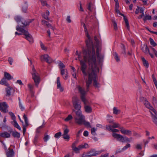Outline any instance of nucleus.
<instances>
[{
    "mask_svg": "<svg viewBox=\"0 0 157 157\" xmlns=\"http://www.w3.org/2000/svg\"><path fill=\"white\" fill-rule=\"evenodd\" d=\"M84 57L85 61H88L89 67L86 71V75H83L84 76H88V80L86 81V90H89L90 85L91 84L92 80H93L94 86L97 88L100 86L99 83L97 81L98 79L97 73L99 72L98 67L97 66L95 53L94 51L91 53H88L85 50L83 52Z\"/></svg>",
    "mask_w": 157,
    "mask_h": 157,
    "instance_id": "f257e3e1",
    "label": "nucleus"
},
{
    "mask_svg": "<svg viewBox=\"0 0 157 157\" xmlns=\"http://www.w3.org/2000/svg\"><path fill=\"white\" fill-rule=\"evenodd\" d=\"M85 50L87 53H90H90L92 52V49L91 48L90 49V50H88L87 49V47L86 46V49H84L82 50V54L84 61L81 59V56L80 54L78 55V58L80 62L81 70V71L83 75H87L86 73V71L87 70V66L86 63V62H87L88 63V62L87 60L85 61L84 59L83 52Z\"/></svg>",
    "mask_w": 157,
    "mask_h": 157,
    "instance_id": "f03ea898",
    "label": "nucleus"
},
{
    "mask_svg": "<svg viewBox=\"0 0 157 157\" xmlns=\"http://www.w3.org/2000/svg\"><path fill=\"white\" fill-rule=\"evenodd\" d=\"M81 24L84 27L86 36L88 38V39L86 40V43L87 49L88 50H90V49L91 48L92 49V52H92L93 51H94V52L95 53L94 46V45L93 42L91 39L90 36L88 34L86 25H85V24L83 22H81ZM89 54H90V53Z\"/></svg>",
    "mask_w": 157,
    "mask_h": 157,
    "instance_id": "7ed1b4c3",
    "label": "nucleus"
},
{
    "mask_svg": "<svg viewBox=\"0 0 157 157\" xmlns=\"http://www.w3.org/2000/svg\"><path fill=\"white\" fill-rule=\"evenodd\" d=\"M16 30L20 32H21L25 36V38L30 43L33 42V39L31 35L29 34L28 31L20 27L18 25L16 27Z\"/></svg>",
    "mask_w": 157,
    "mask_h": 157,
    "instance_id": "20e7f679",
    "label": "nucleus"
},
{
    "mask_svg": "<svg viewBox=\"0 0 157 157\" xmlns=\"http://www.w3.org/2000/svg\"><path fill=\"white\" fill-rule=\"evenodd\" d=\"M32 75V78L34 81L35 85L37 87L40 81V78L39 74L36 72L33 65Z\"/></svg>",
    "mask_w": 157,
    "mask_h": 157,
    "instance_id": "39448f33",
    "label": "nucleus"
},
{
    "mask_svg": "<svg viewBox=\"0 0 157 157\" xmlns=\"http://www.w3.org/2000/svg\"><path fill=\"white\" fill-rule=\"evenodd\" d=\"M73 111L75 112V119L76 123L78 124H81L83 121V119L85 118L84 116L82 115L80 109L77 111L73 110Z\"/></svg>",
    "mask_w": 157,
    "mask_h": 157,
    "instance_id": "423d86ee",
    "label": "nucleus"
},
{
    "mask_svg": "<svg viewBox=\"0 0 157 157\" xmlns=\"http://www.w3.org/2000/svg\"><path fill=\"white\" fill-rule=\"evenodd\" d=\"M101 153L99 151H96L95 150L92 149L88 152L86 154H83L82 157H91L93 156H95Z\"/></svg>",
    "mask_w": 157,
    "mask_h": 157,
    "instance_id": "0eeeda50",
    "label": "nucleus"
},
{
    "mask_svg": "<svg viewBox=\"0 0 157 157\" xmlns=\"http://www.w3.org/2000/svg\"><path fill=\"white\" fill-rule=\"evenodd\" d=\"M73 106L75 110L80 109L81 105L80 100L77 97H74L72 98Z\"/></svg>",
    "mask_w": 157,
    "mask_h": 157,
    "instance_id": "6e6552de",
    "label": "nucleus"
},
{
    "mask_svg": "<svg viewBox=\"0 0 157 157\" xmlns=\"http://www.w3.org/2000/svg\"><path fill=\"white\" fill-rule=\"evenodd\" d=\"M101 51V48L98 47H97L96 55L97 59L99 63H101L103 61L104 56L103 55L100 54V53Z\"/></svg>",
    "mask_w": 157,
    "mask_h": 157,
    "instance_id": "1a4fd4ad",
    "label": "nucleus"
},
{
    "mask_svg": "<svg viewBox=\"0 0 157 157\" xmlns=\"http://www.w3.org/2000/svg\"><path fill=\"white\" fill-rule=\"evenodd\" d=\"M40 59L41 61L45 60L48 63H51L53 61L52 59L48 54H45L41 56Z\"/></svg>",
    "mask_w": 157,
    "mask_h": 157,
    "instance_id": "9d476101",
    "label": "nucleus"
},
{
    "mask_svg": "<svg viewBox=\"0 0 157 157\" xmlns=\"http://www.w3.org/2000/svg\"><path fill=\"white\" fill-rule=\"evenodd\" d=\"M144 105L148 109L150 110L155 114H156V111L153 107L151 105L150 103L147 100H145L144 101Z\"/></svg>",
    "mask_w": 157,
    "mask_h": 157,
    "instance_id": "9b49d317",
    "label": "nucleus"
},
{
    "mask_svg": "<svg viewBox=\"0 0 157 157\" xmlns=\"http://www.w3.org/2000/svg\"><path fill=\"white\" fill-rule=\"evenodd\" d=\"M116 12L117 14H119V15H120L121 16H122L124 17V21L125 22V23L126 26V27L127 28V29H128V30H129L130 29V27H129V23H128V21L127 19L125 17V16H124V15L123 14L120 13V12L119 10V8H116Z\"/></svg>",
    "mask_w": 157,
    "mask_h": 157,
    "instance_id": "f8f14e48",
    "label": "nucleus"
},
{
    "mask_svg": "<svg viewBox=\"0 0 157 157\" xmlns=\"http://www.w3.org/2000/svg\"><path fill=\"white\" fill-rule=\"evenodd\" d=\"M120 131L122 134L130 136L132 134V130H131L126 129L123 127H120Z\"/></svg>",
    "mask_w": 157,
    "mask_h": 157,
    "instance_id": "ddd939ff",
    "label": "nucleus"
},
{
    "mask_svg": "<svg viewBox=\"0 0 157 157\" xmlns=\"http://www.w3.org/2000/svg\"><path fill=\"white\" fill-rule=\"evenodd\" d=\"M60 71V74L63 78L65 80L67 79L68 78V73L67 69L66 68Z\"/></svg>",
    "mask_w": 157,
    "mask_h": 157,
    "instance_id": "4468645a",
    "label": "nucleus"
},
{
    "mask_svg": "<svg viewBox=\"0 0 157 157\" xmlns=\"http://www.w3.org/2000/svg\"><path fill=\"white\" fill-rule=\"evenodd\" d=\"M112 136L114 138H116L118 141L122 142H124V137H123L122 136L116 133H113Z\"/></svg>",
    "mask_w": 157,
    "mask_h": 157,
    "instance_id": "2eb2a0df",
    "label": "nucleus"
},
{
    "mask_svg": "<svg viewBox=\"0 0 157 157\" xmlns=\"http://www.w3.org/2000/svg\"><path fill=\"white\" fill-rule=\"evenodd\" d=\"M141 49L145 54H147L149 53L152 58H153L154 57V55L150 52V51L146 45L144 44L141 48Z\"/></svg>",
    "mask_w": 157,
    "mask_h": 157,
    "instance_id": "dca6fc26",
    "label": "nucleus"
},
{
    "mask_svg": "<svg viewBox=\"0 0 157 157\" xmlns=\"http://www.w3.org/2000/svg\"><path fill=\"white\" fill-rule=\"evenodd\" d=\"M8 88L6 89V96L10 97L11 95H13L15 92V90L13 89L10 86H8Z\"/></svg>",
    "mask_w": 157,
    "mask_h": 157,
    "instance_id": "f3484780",
    "label": "nucleus"
},
{
    "mask_svg": "<svg viewBox=\"0 0 157 157\" xmlns=\"http://www.w3.org/2000/svg\"><path fill=\"white\" fill-rule=\"evenodd\" d=\"M23 118L25 122V125H23V131L24 134V133H25L26 132V127L28 126L29 124L28 123V120L27 117L25 115V114H24Z\"/></svg>",
    "mask_w": 157,
    "mask_h": 157,
    "instance_id": "a211bd4d",
    "label": "nucleus"
},
{
    "mask_svg": "<svg viewBox=\"0 0 157 157\" xmlns=\"http://www.w3.org/2000/svg\"><path fill=\"white\" fill-rule=\"evenodd\" d=\"M76 88L78 90L79 92L81 94V97L82 96L85 97V95L86 94V93L87 92V90L86 91H85L84 90V89L82 88L81 86H78L76 87Z\"/></svg>",
    "mask_w": 157,
    "mask_h": 157,
    "instance_id": "6ab92c4d",
    "label": "nucleus"
},
{
    "mask_svg": "<svg viewBox=\"0 0 157 157\" xmlns=\"http://www.w3.org/2000/svg\"><path fill=\"white\" fill-rule=\"evenodd\" d=\"M6 152L7 157H13L14 155V152L13 150L10 148H9L8 150H7Z\"/></svg>",
    "mask_w": 157,
    "mask_h": 157,
    "instance_id": "aec40b11",
    "label": "nucleus"
},
{
    "mask_svg": "<svg viewBox=\"0 0 157 157\" xmlns=\"http://www.w3.org/2000/svg\"><path fill=\"white\" fill-rule=\"evenodd\" d=\"M78 143V140H77L73 142L71 146L72 150L76 153H78V147H77L76 146Z\"/></svg>",
    "mask_w": 157,
    "mask_h": 157,
    "instance_id": "412c9836",
    "label": "nucleus"
},
{
    "mask_svg": "<svg viewBox=\"0 0 157 157\" xmlns=\"http://www.w3.org/2000/svg\"><path fill=\"white\" fill-rule=\"evenodd\" d=\"M7 107L5 102H0V109L4 112H6Z\"/></svg>",
    "mask_w": 157,
    "mask_h": 157,
    "instance_id": "4be33fe9",
    "label": "nucleus"
},
{
    "mask_svg": "<svg viewBox=\"0 0 157 157\" xmlns=\"http://www.w3.org/2000/svg\"><path fill=\"white\" fill-rule=\"evenodd\" d=\"M88 145L86 143L82 144L78 146V153H79V151L84 148H88Z\"/></svg>",
    "mask_w": 157,
    "mask_h": 157,
    "instance_id": "5701e85b",
    "label": "nucleus"
},
{
    "mask_svg": "<svg viewBox=\"0 0 157 157\" xmlns=\"http://www.w3.org/2000/svg\"><path fill=\"white\" fill-rule=\"evenodd\" d=\"M11 132H10V133L7 132H4L3 133L0 132V138L2 137L4 138H9L10 136V133Z\"/></svg>",
    "mask_w": 157,
    "mask_h": 157,
    "instance_id": "b1692460",
    "label": "nucleus"
},
{
    "mask_svg": "<svg viewBox=\"0 0 157 157\" xmlns=\"http://www.w3.org/2000/svg\"><path fill=\"white\" fill-rule=\"evenodd\" d=\"M42 24L44 25H46L49 28L51 29L53 31H54L55 28L54 27L50 24L48 22L45 20H42Z\"/></svg>",
    "mask_w": 157,
    "mask_h": 157,
    "instance_id": "393cba45",
    "label": "nucleus"
},
{
    "mask_svg": "<svg viewBox=\"0 0 157 157\" xmlns=\"http://www.w3.org/2000/svg\"><path fill=\"white\" fill-rule=\"evenodd\" d=\"M151 113L152 115L153 121L157 125V112H156V114H154L153 112H151Z\"/></svg>",
    "mask_w": 157,
    "mask_h": 157,
    "instance_id": "a878e982",
    "label": "nucleus"
},
{
    "mask_svg": "<svg viewBox=\"0 0 157 157\" xmlns=\"http://www.w3.org/2000/svg\"><path fill=\"white\" fill-rule=\"evenodd\" d=\"M106 128L109 131H112L113 133L119 132V130L118 129L112 128L111 125L106 126Z\"/></svg>",
    "mask_w": 157,
    "mask_h": 157,
    "instance_id": "bb28decb",
    "label": "nucleus"
},
{
    "mask_svg": "<svg viewBox=\"0 0 157 157\" xmlns=\"http://www.w3.org/2000/svg\"><path fill=\"white\" fill-rule=\"evenodd\" d=\"M49 15V12L48 10H46L45 13L42 15V17L44 19L48 20L50 22H52L51 20H50L48 18V16Z\"/></svg>",
    "mask_w": 157,
    "mask_h": 157,
    "instance_id": "cd10ccee",
    "label": "nucleus"
},
{
    "mask_svg": "<svg viewBox=\"0 0 157 157\" xmlns=\"http://www.w3.org/2000/svg\"><path fill=\"white\" fill-rule=\"evenodd\" d=\"M0 84L4 85L7 86H9L10 85L8 83L6 79L5 78H2L0 81Z\"/></svg>",
    "mask_w": 157,
    "mask_h": 157,
    "instance_id": "c85d7f7f",
    "label": "nucleus"
},
{
    "mask_svg": "<svg viewBox=\"0 0 157 157\" xmlns=\"http://www.w3.org/2000/svg\"><path fill=\"white\" fill-rule=\"evenodd\" d=\"M142 61L144 66L146 68H148L149 64L147 61L144 57L141 58Z\"/></svg>",
    "mask_w": 157,
    "mask_h": 157,
    "instance_id": "c756f323",
    "label": "nucleus"
},
{
    "mask_svg": "<svg viewBox=\"0 0 157 157\" xmlns=\"http://www.w3.org/2000/svg\"><path fill=\"white\" fill-rule=\"evenodd\" d=\"M81 99L82 101L84 103L85 105H88L90 104V102L85 98V96L81 97Z\"/></svg>",
    "mask_w": 157,
    "mask_h": 157,
    "instance_id": "7c9ffc66",
    "label": "nucleus"
},
{
    "mask_svg": "<svg viewBox=\"0 0 157 157\" xmlns=\"http://www.w3.org/2000/svg\"><path fill=\"white\" fill-rule=\"evenodd\" d=\"M84 108L85 111L87 113H90L92 111V109L91 107L89 105H85Z\"/></svg>",
    "mask_w": 157,
    "mask_h": 157,
    "instance_id": "2f4dec72",
    "label": "nucleus"
},
{
    "mask_svg": "<svg viewBox=\"0 0 157 157\" xmlns=\"http://www.w3.org/2000/svg\"><path fill=\"white\" fill-rule=\"evenodd\" d=\"M28 5L27 3H25L22 7V12L24 13H26L27 11L28 7Z\"/></svg>",
    "mask_w": 157,
    "mask_h": 157,
    "instance_id": "473e14b6",
    "label": "nucleus"
},
{
    "mask_svg": "<svg viewBox=\"0 0 157 157\" xmlns=\"http://www.w3.org/2000/svg\"><path fill=\"white\" fill-rule=\"evenodd\" d=\"M4 76L5 77V78L8 80H10L13 78L9 73L6 72H4Z\"/></svg>",
    "mask_w": 157,
    "mask_h": 157,
    "instance_id": "72a5a7b5",
    "label": "nucleus"
},
{
    "mask_svg": "<svg viewBox=\"0 0 157 157\" xmlns=\"http://www.w3.org/2000/svg\"><path fill=\"white\" fill-rule=\"evenodd\" d=\"M84 124L85 126L87 127L88 128H91V125H90V124L89 122L88 121H86L85 120V118L83 119V121L80 124H79V125H81L82 124Z\"/></svg>",
    "mask_w": 157,
    "mask_h": 157,
    "instance_id": "f704fd0d",
    "label": "nucleus"
},
{
    "mask_svg": "<svg viewBox=\"0 0 157 157\" xmlns=\"http://www.w3.org/2000/svg\"><path fill=\"white\" fill-rule=\"evenodd\" d=\"M12 135L14 138H19L20 136V134L16 131H13L12 132Z\"/></svg>",
    "mask_w": 157,
    "mask_h": 157,
    "instance_id": "c9c22d12",
    "label": "nucleus"
},
{
    "mask_svg": "<svg viewBox=\"0 0 157 157\" xmlns=\"http://www.w3.org/2000/svg\"><path fill=\"white\" fill-rule=\"evenodd\" d=\"M31 21H22V24L23 25L21 26L20 27H21L22 28L24 27H25L27 25H29V23H31Z\"/></svg>",
    "mask_w": 157,
    "mask_h": 157,
    "instance_id": "e433bc0d",
    "label": "nucleus"
},
{
    "mask_svg": "<svg viewBox=\"0 0 157 157\" xmlns=\"http://www.w3.org/2000/svg\"><path fill=\"white\" fill-rule=\"evenodd\" d=\"M113 56L116 61L119 62L120 61L119 56L116 52H113Z\"/></svg>",
    "mask_w": 157,
    "mask_h": 157,
    "instance_id": "4c0bfd02",
    "label": "nucleus"
},
{
    "mask_svg": "<svg viewBox=\"0 0 157 157\" xmlns=\"http://www.w3.org/2000/svg\"><path fill=\"white\" fill-rule=\"evenodd\" d=\"M141 10L143 11H144V8L142 7H140L138 6H137V8L136 9L135 13L136 14H138L139 13H140L141 12Z\"/></svg>",
    "mask_w": 157,
    "mask_h": 157,
    "instance_id": "58836bf2",
    "label": "nucleus"
},
{
    "mask_svg": "<svg viewBox=\"0 0 157 157\" xmlns=\"http://www.w3.org/2000/svg\"><path fill=\"white\" fill-rule=\"evenodd\" d=\"M39 138V135L36 134L34 137V139L33 141V142L34 144L36 145L37 143L38 142V140Z\"/></svg>",
    "mask_w": 157,
    "mask_h": 157,
    "instance_id": "ea45409f",
    "label": "nucleus"
},
{
    "mask_svg": "<svg viewBox=\"0 0 157 157\" xmlns=\"http://www.w3.org/2000/svg\"><path fill=\"white\" fill-rule=\"evenodd\" d=\"M66 69L65 65L61 61H59V70Z\"/></svg>",
    "mask_w": 157,
    "mask_h": 157,
    "instance_id": "a19ab883",
    "label": "nucleus"
},
{
    "mask_svg": "<svg viewBox=\"0 0 157 157\" xmlns=\"http://www.w3.org/2000/svg\"><path fill=\"white\" fill-rule=\"evenodd\" d=\"M149 40L150 44L153 47H155L157 45V44L154 41V40L152 38H150L149 39Z\"/></svg>",
    "mask_w": 157,
    "mask_h": 157,
    "instance_id": "79ce46f5",
    "label": "nucleus"
},
{
    "mask_svg": "<svg viewBox=\"0 0 157 157\" xmlns=\"http://www.w3.org/2000/svg\"><path fill=\"white\" fill-rule=\"evenodd\" d=\"M13 125L15 127L17 128L19 130H21L20 127L19 126L16 120L13 121Z\"/></svg>",
    "mask_w": 157,
    "mask_h": 157,
    "instance_id": "37998d69",
    "label": "nucleus"
},
{
    "mask_svg": "<svg viewBox=\"0 0 157 157\" xmlns=\"http://www.w3.org/2000/svg\"><path fill=\"white\" fill-rule=\"evenodd\" d=\"M63 138L67 141H68L70 139V136L67 134H63L62 135Z\"/></svg>",
    "mask_w": 157,
    "mask_h": 157,
    "instance_id": "c03bdc74",
    "label": "nucleus"
},
{
    "mask_svg": "<svg viewBox=\"0 0 157 157\" xmlns=\"http://www.w3.org/2000/svg\"><path fill=\"white\" fill-rule=\"evenodd\" d=\"M120 113V111L118 110L116 107L113 108V113L115 114H117Z\"/></svg>",
    "mask_w": 157,
    "mask_h": 157,
    "instance_id": "a18cd8bd",
    "label": "nucleus"
},
{
    "mask_svg": "<svg viewBox=\"0 0 157 157\" xmlns=\"http://www.w3.org/2000/svg\"><path fill=\"white\" fill-rule=\"evenodd\" d=\"M151 19V16L146 15L143 18V20L145 21L147 20H150Z\"/></svg>",
    "mask_w": 157,
    "mask_h": 157,
    "instance_id": "49530a36",
    "label": "nucleus"
},
{
    "mask_svg": "<svg viewBox=\"0 0 157 157\" xmlns=\"http://www.w3.org/2000/svg\"><path fill=\"white\" fill-rule=\"evenodd\" d=\"M9 114L11 116V118L13 121L15 120L16 117L14 113L11 112L9 113Z\"/></svg>",
    "mask_w": 157,
    "mask_h": 157,
    "instance_id": "de8ad7c7",
    "label": "nucleus"
},
{
    "mask_svg": "<svg viewBox=\"0 0 157 157\" xmlns=\"http://www.w3.org/2000/svg\"><path fill=\"white\" fill-rule=\"evenodd\" d=\"M21 17L19 16H17L14 17L15 20L17 22H20L21 21Z\"/></svg>",
    "mask_w": 157,
    "mask_h": 157,
    "instance_id": "09e8293b",
    "label": "nucleus"
},
{
    "mask_svg": "<svg viewBox=\"0 0 157 157\" xmlns=\"http://www.w3.org/2000/svg\"><path fill=\"white\" fill-rule=\"evenodd\" d=\"M152 78L153 79V80L154 82V83L155 86H157V81L156 80V78H155L154 74L152 75Z\"/></svg>",
    "mask_w": 157,
    "mask_h": 157,
    "instance_id": "8fccbe9b",
    "label": "nucleus"
},
{
    "mask_svg": "<svg viewBox=\"0 0 157 157\" xmlns=\"http://www.w3.org/2000/svg\"><path fill=\"white\" fill-rule=\"evenodd\" d=\"M112 126V128H120V125L118 124V123H113V124L112 126Z\"/></svg>",
    "mask_w": 157,
    "mask_h": 157,
    "instance_id": "3c124183",
    "label": "nucleus"
},
{
    "mask_svg": "<svg viewBox=\"0 0 157 157\" xmlns=\"http://www.w3.org/2000/svg\"><path fill=\"white\" fill-rule=\"evenodd\" d=\"M142 144H138L136 145V147L138 150H141L142 148Z\"/></svg>",
    "mask_w": 157,
    "mask_h": 157,
    "instance_id": "603ef678",
    "label": "nucleus"
},
{
    "mask_svg": "<svg viewBox=\"0 0 157 157\" xmlns=\"http://www.w3.org/2000/svg\"><path fill=\"white\" fill-rule=\"evenodd\" d=\"M97 130V128H91V133L93 135H96L95 131Z\"/></svg>",
    "mask_w": 157,
    "mask_h": 157,
    "instance_id": "864d4df0",
    "label": "nucleus"
},
{
    "mask_svg": "<svg viewBox=\"0 0 157 157\" xmlns=\"http://www.w3.org/2000/svg\"><path fill=\"white\" fill-rule=\"evenodd\" d=\"M40 44L41 48L42 49L44 50H47V48L45 47L44 44L41 42H40Z\"/></svg>",
    "mask_w": 157,
    "mask_h": 157,
    "instance_id": "5fc2aeb1",
    "label": "nucleus"
},
{
    "mask_svg": "<svg viewBox=\"0 0 157 157\" xmlns=\"http://www.w3.org/2000/svg\"><path fill=\"white\" fill-rule=\"evenodd\" d=\"M72 119V117L71 115H69L68 117L65 119V121H68Z\"/></svg>",
    "mask_w": 157,
    "mask_h": 157,
    "instance_id": "6e6d98bb",
    "label": "nucleus"
},
{
    "mask_svg": "<svg viewBox=\"0 0 157 157\" xmlns=\"http://www.w3.org/2000/svg\"><path fill=\"white\" fill-rule=\"evenodd\" d=\"M113 26L114 28V29L115 30H117V23L116 22L114 21H113Z\"/></svg>",
    "mask_w": 157,
    "mask_h": 157,
    "instance_id": "4d7b16f0",
    "label": "nucleus"
},
{
    "mask_svg": "<svg viewBox=\"0 0 157 157\" xmlns=\"http://www.w3.org/2000/svg\"><path fill=\"white\" fill-rule=\"evenodd\" d=\"M122 51L121 52L122 54H123L124 55H126V52L125 50V47L124 45H122Z\"/></svg>",
    "mask_w": 157,
    "mask_h": 157,
    "instance_id": "13d9d810",
    "label": "nucleus"
},
{
    "mask_svg": "<svg viewBox=\"0 0 157 157\" xmlns=\"http://www.w3.org/2000/svg\"><path fill=\"white\" fill-rule=\"evenodd\" d=\"M141 12H140V13H141L142 14H141L138 17V18L139 19L142 18L144 16V15H145L144 13V11H143L142 10H141Z\"/></svg>",
    "mask_w": 157,
    "mask_h": 157,
    "instance_id": "bf43d9fd",
    "label": "nucleus"
},
{
    "mask_svg": "<svg viewBox=\"0 0 157 157\" xmlns=\"http://www.w3.org/2000/svg\"><path fill=\"white\" fill-rule=\"evenodd\" d=\"M130 147V144H128L125 146L122 149V151H124L127 149L128 148Z\"/></svg>",
    "mask_w": 157,
    "mask_h": 157,
    "instance_id": "052dcab7",
    "label": "nucleus"
},
{
    "mask_svg": "<svg viewBox=\"0 0 157 157\" xmlns=\"http://www.w3.org/2000/svg\"><path fill=\"white\" fill-rule=\"evenodd\" d=\"M150 48L154 53L156 56L157 57V51L154 48L152 47H150Z\"/></svg>",
    "mask_w": 157,
    "mask_h": 157,
    "instance_id": "680f3d73",
    "label": "nucleus"
},
{
    "mask_svg": "<svg viewBox=\"0 0 157 157\" xmlns=\"http://www.w3.org/2000/svg\"><path fill=\"white\" fill-rule=\"evenodd\" d=\"M8 60L10 65H12L13 61V59L10 57L8 58Z\"/></svg>",
    "mask_w": 157,
    "mask_h": 157,
    "instance_id": "e2e57ef3",
    "label": "nucleus"
},
{
    "mask_svg": "<svg viewBox=\"0 0 157 157\" xmlns=\"http://www.w3.org/2000/svg\"><path fill=\"white\" fill-rule=\"evenodd\" d=\"M92 6V4L91 2H90V3H89L88 5L87 4V9L90 11H91V7Z\"/></svg>",
    "mask_w": 157,
    "mask_h": 157,
    "instance_id": "0e129e2a",
    "label": "nucleus"
},
{
    "mask_svg": "<svg viewBox=\"0 0 157 157\" xmlns=\"http://www.w3.org/2000/svg\"><path fill=\"white\" fill-rule=\"evenodd\" d=\"M44 127V126L43 125H42L39 127L36 130V132L37 133H39L40 132V128Z\"/></svg>",
    "mask_w": 157,
    "mask_h": 157,
    "instance_id": "69168bd1",
    "label": "nucleus"
},
{
    "mask_svg": "<svg viewBox=\"0 0 157 157\" xmlns=\"http://www.w3.org/2000/svg\"><path fill=\"white\" fill-rule=\"evenodd\" d=\"M49 139V136L48 135L45 136L44 137V141L46 142Z\"/></svg>",
    "mask_w": 157,
    "mask_h": 157,
    "instance_id": "338daca9",
    "label": "nucleus"
},
{
    "mask_svg": "<svg viewBox=\"0 0 157 157\" xmlns=\"http://www.w3.org/2000/svg\"><path fill=\"white\" fill-rule=\"evenodd\" d=\"M28 86L30 91H32L33 88V86L31 85V84H28Z\"/></svg>",
    "mask_w": 157,
    "mask_h": 157,
    "instance_id": "774afa93",
    "label": "nucleus"
}]
</instances>
